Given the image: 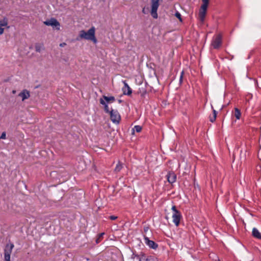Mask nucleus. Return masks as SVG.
Here are the masks:
<instances>
[{"mask_svg":"<svg viewBox=\"0 0 261 261\" xmlns=\"http://www.w3.org/2000/svg\"><path fill=\"white\" fill-rule=\"evenodd\" d=\"M115 99H100V103L104 105L105 111L107 113H109L110 115L111 121L116 124H118L121 120V117L117 111L113 109L112 107H109V105H111L114 101Z\"/></svg>","mask_w":261,"mask_h":261,"instance_id":"nucleus-1","label":"nucleus"},{"mask_svg":"<svg viewBox=\"0 0 261 261\" xmlns=\"http://www.w3.org/2000/svg\"><path fill=\"white\" fill-rule=\"evenodd\" d=\"M95 29L92 27L87 32L82 30L80 32L79 36L82 39L92 41L94 43L97 42V39L95 36Z\"/></svg>","mask_w":261,"mask_h":261,"instance_id":"nucleus-2","label":"nucleus"},{"mask_svg":"<svg viewBox=\"0 0 261 261\" xmlns=\"http://www.w3.org/2000/svg\"><path fill=\"white\" fill-rule=\"evenodd\" d=\"M211 107L213 109V114L210 115L209 118L211 122H214L216 120L217 115L215 109L222 110L224 106L222 105L221 100L218 99H215L211 103Z\"/></svg>","mask_w":261,"mask_h":261,"instance_id":"nucleus-3","label":"nucleus"},{"mask_svg":"<svg viewBox=\"0 0 261 261\" xmlns=\"http://www.w3.org/2000/svg\"><path fill=\"white\" fill-rule=\"evenodd\" d=\"M202 5L201 6L200 9L199 13V19L201 22H203L204 20V18L206 15L207 6L209 3V0H202Z\"/></svg>","mask_w":261,"mask_h":261,"instance_id":"nucleus-4","label":"nucleus"},{"mask_svg":"<svg viewBox=\"0 0 261 261\" xmlns=\"http://www.w3.org/2000/svg\"><path fill=\"white\" fill-rule=\"evenodd\" d=\"M14 246L13 243L7 244L4 249V257L5 261H10V255Z\"/></svg>","mask_w":261,"mask_h":261,"instance_id":"nucleus-5","label":"nucleus"},{"mask_svg":"<svg viewBox=\"0 0 261 261\" xmlns=\"http://www.w3.org/2000/svg\"><path fill=\"white\" fill-rule=\"evenodd\" d=\"M159 0H151V15L154 18H158L157 10L159 6Z\"/></svg>","mask_w":261,"mask_h":261,"instance_id":"nucleus-6","label":"nucleus"},{"mask_svg":"<svg viewBox=\"0 0 261 261\" xmlns=\"http://www.w3.org/2000/svg\"><path fill=\"white\" fill-rule=\"evenodd\" d=\"M222 43V37L220 35H217L212 41L211 45L215 49H217L220 47Z\"/></svg>","mask_w":261,"mask_h":261,"instance_id":"nucleus-7","label":"nucleus"},{"mask_svg":"<svg viewBox=\"0 0 261 261\" xmlns=\"http://www.w3.org/2000/svg\"><path fill=\"white\" fill-rule=\"evenodd\" d=\"M44 23L48 26L56 27V29L60 30V23L55 18H52L49 20L44 21Z\"/></svg>","mask_w":261,"mask_h":261,"instance_id":"nucleus-8","label":"nucleus"},{"mask_svg":"<svg viewBox=\"0 0 261 261\" xmlns=\"http://www.w3.org/2000/svg\"><path fill=\"white\" fill-rule=\"evenodd\" d=\"M144 238L145 243L148 245L149 247L153 249H156L158 247V245L154 241L150 240L148 238L145 236H144Z\"/></svg>","mask_w":261,"mask_h":261,"instance_id":"nucleus-9","label":"nucleus"},{"mask_svg":"<svg viewBox=\"0 0 261 261\" xmlns=\"http://www.w3.org/2000/svg\"><path fill=\"white\" fill-rule=\"evenodd\" d=\"M181 217V216L179 212H176V213L173 214V222L176 226L179 225Z\"/></svg>","mask_w":261,"mask_h":261,"instance_id":"nucleus-10","label":"nucleus"},{"mask_svg":"<svg viewBox=\"0 0 261 261\" xmlns=\"http://www.w3.org/2000/svg\"><path fill=\"white\" fill-rule=\"evenodd\" d=\"M123 82L124 84V87L122 88L123 93L124 95L129 96L132 93V89L125 81Z\"/></svg>","mask_w":261,"mask_h":261,"instance_id":"nucleus-11","label":"nucleus"},{"mask_svg":"<svg viewBox=\"0 0 261 261\" xmlns=\"http://www.w3.org/2000/svg\"><path fill=\"white\" fill-rule=\"evenodd\" d=\"M167 177L168 182L171 184L174 182L176 179V175L173 172H169Z\"/></svg>","mask_w":261,"mask_h":261,"instance_id":"nucleus-12","label":"nucleus"},{"mask_svg":"<svg viewBox=\"0 0 261 261\" xmlns=\"http://www.w3.org/2000/svg\"><path fill=\"white\" fill-rule=\"evenodd\" d=\"M18 96L21 98H29L30 96V92L24 89L18 94Z\"/></svg>","mask_w":261,"mask_h":261,"instance_id":"nucleus-13","label":"nucleus"},{"mask_svg":"<svg viewBox=\"0 0 261 261\" xmlns=\"http://www.w3.org/2000/svg\"><path fill=\"white\" fill-rule=\"evenodd\" d=\"M252 236L254 238L261 240V234L256 228H253L252 229Z\"/></svg>","mask_w":261,"mask_h":261,"instance_id":"nucleus-14","label":"nucleus"},{"mask_svg":"<svg viewBox=\"0 0 261 261\" xmlns=\"http://www.w3.org/2000/svg\"><path fill=\"white\" fill-rule=\"evenodd\" d=\"M142 127L140 125H136L135 127L132 129V134L133 135H135V132L136 131L137 133H140L142 130Z\"/></svg>","mask_w":261,"mask_h":261,"instance_id":"nucleus-15","label":"nucleus"},{"mask_svg":"<svg viewBox=\"0 0 261 261\" xmlns=\"http://www.w3.org/2000/svg\"><path fill=\"white\" fill-rule=\"evenodd\" d=\"M43 47V45L40 43H36L35 45V50L40 53Z\"/></svg>","mask_w":261,"mask_h":261,"instance_id":"nucleus-16","label":"nucleus"},{"mask_svg":"<svg viewBox=\"0 0 261 261\" xmlns=\"http://www.w3.org/2000/svg\"><path fill=\"white\" fill-rule=\"evenodd\" d=\"M130 261H141V258L139 256L133 254Z\"/></svg>","mask_w":261,"mask_h":261,"instance_id":"nucleus-17","label":"nucleus"},{"mask_svg":"<svg viewBox=\"0 0 261 261\" xmlns=\"http://www.w3.org/2000/svg\"><path fill=\"white\" fill-rule=\"evenodd\" d=\"M235 117L237 119H239L241 117V113L240 111L238 108H235Z\"/></svg>","mask_w":261,"mask_h":261,"instance_id":"nucleus-18","label":"nucleus"},{"mask_svg":"<svg viewBox=\"0 0 261 261\" xmlns=\"http://www.w3.org/2000/svg\"><path fill=\"white\" fill-rule=\"evenodd\" d=\"M122 168V165L120 162L118 163V164L117 165L116 167H115L114 171L116 172H119L121 169Z\"/></svg>","mask_w":261,"mask_h":261,"instance_id":"nucleus-19","label":"nucleus"},{"mask_svg":"<svg viewBox=\"0 0 261 261\" xmlns=\"http://www.w3.org/2000/svg\"><path fill=\"white\" fill-rule=\"evenodd\" d=\"M8 24V22L7 20L3 19L2 20H0V27H5Z\"/></svg>","mask_w":261,"mask_h":261,"instance_id":"nucleus-20","label":"nucleus"},{"mask_svg":"<svg viewBox=\"0 0 261 261\" xmlns=\"http://www.w3.org/2000/svg\"><path fill=\"white\" fill-rule=\"evenodd\" d=\"M146 261H158V260L155 257L150 256L146 258Z\"/></svg>","mask_w":261,"mask_h":261,"instance_id":"nucleus-21","label":"nucleus"},{"mask_svg":"<svg viewBox=\"0 0 261 261\" xmlns=\"http://www.w3.org/2000/svg\"><path fill=\"white\" fill-rule=\"evenodd\" d=\"M175 16L179 19L180 21H182V18L180 14L178 12H176L175 14Z\"/></svg>","mask_w":261,"mask_h":261,"instance_id":"nucleus-22","label":"nucleus"},{"mask_svg":"<svg viewBox=\"0 0 261 261\" xmlns=\"http://www.w3.org/2000/svg\"><path fill=\"white\" fill-rule=\"evenodd\" d=\"M104 234V232H102L98 234V238L96 240V242L97 244H98L99 242V239L102 237Z\"/></svg>","mask_w":261,"mask_h":261,"instance_id":"nucleus-23","label":"nucleus"},{"mask_svg":"<svg viewBox=\"0 0 261 261\" xmlns=\"http://www.w3.org/2000/svg\"><path fill=\"white\" fill-rule=\"evenodd\" d=\"M6 138V134L5 132L2 133L1 137L0 139H5Z\"/></svg>","mask_w":261,"mask_h":261,"instance_id":"nucleus-24","label":"nucleus"},{"mask_svg":"<svg viewBox=\"0 0 261 261\" xmlns=\"http://www.w3.org/2000/svg\"><path fill=\"white\" fill-rule=\"evenodd\" d=\"M172 210L173 211V213H176V212H179L177 209L175 205H173L171 208Z\"/></svg>","mask_w":261,"mask_h":261,"instance_id":"nucleus-25","label":"nucleus"},{"mask_svg":"<svg viewBox=\"0 0 261 261\" xmlns=\"http://www.w3.org/2000/svg\"><path fill=\"white\" fill-rule=\"evenodd\" d=\"M110 219L112 220H115L117 219V217L115 216H111Z\"/></svg>","mask_w":261,"mask_h":261,"instance_id":"nucleus-26","label":"nucleus"},{"mask_svg":"<svg viewBox=\"0 0 261 261\" xmlns=\"http://www.w3.org/2000/svg\"><path fill=\"white\" fill-rule=\"evenodd\" d=\"M149 227L148 226L144 227V231L145 233H147L149 231Z\"/></svg>","mask_w":261,"mask_h":261,"instance_id":"nucleus-27","label":"nucleus"},{"mask_svg":"<svg viewBox=\"0 0 261 261\" xmlns=\"http://www.w3.org/2000/svg\"><path fill=\"white\" fill-rule=\"evenodd\" d=\"M183 74H184V72L182 71L181 73V75H180V83H181L182 82V77H183Z\"/></svg>","mask_w":261,"mask_h":261,"instance_id":"nucleus-28","label":"nucleus"},{"mask_svg":"<svg viewBox=\"0 0 261 261\" xmlns=\"http://www.w3.org/2000/svg\"><path fill=\"white\" fill-rule=\"evenodd\" d=\"M4 33V29L2 27H0V35L3 34Z\"/></svg>","mask_w":261,"mask_h":261,"instance_id":"nucleus-29","label":"nucleus"},{"mask_svg":"<svg viewBox=\"0 0 261 261\" xmlns=\"http://www.w3.org/2000/svg\"><path fill=\"white\" fill-rule=\"evenodd\" d=\"M66 44L65 43H61V44H60V46L61 47H63V46H64L65 45H66Z\"/></svg>","mask_w":261,"mask_h":261,"instance_id":"nucleus-30","label":"nucleus"},{"mask_svg":"<svg viewBox=\"0 0 261 261\" xmlns=\"http://www.w3.org/2000/svg\"><path fill=\"white\" fill-rule=\"evenodd\" d=\"M162 103L163 105H164V106H166V100H163V101H162Z\"/></svg>","mask_w":261,"mask_h":261,"instance_id":"nucleus-31","label":"nucleus"},{"mask_svg":"<svg viewBox=\"0 0 261 261\" xmlns=\"http://www.w3.org/2000/svg\"><path fill=\"white\" fill-rule=\"evenodd\" d=\"M102 98H114V97L113 96L108 97V96L103 95Z\"/></svg>","mask_w":261,"mask_h":261,"instance_id":"nucleus-32","label":"nucleus"},{"mask_svg":"<svg viewBox=\"0 0 261 261\" xmlns=\"http://www.w3.org/2000/svg\"><path fill=\"white\" fill-rule=\"evenodd\" d=\"M142 13H144V14H146V12L145 11V9L144 8L142 10Z\"/></svg>","mask_w":261,"mask_h":261,"instance_id":"nucleus-33","label":"nucleus"},{"mask_svg":"<svg viewBox=\"0 0 261 261\" xmlns=\"http://www.w3.org/2000/svg\"><path fill=\"white\" fill-rule=\"evenodd\" d=\"M12 93H13V94L16 93V90H13V91H12Z\"/></svg>","mask_w":261,"mask_h":261,"instance_id":"nucleus-34","label":"nucleus"},{"mask_svg":"<svg viewBox=\"0 0 261 261\" xmlns=\"http://www.w3.org/2000/svg\"><path fill=\"white\" fill-rule=\"evenodd\" d=\"M121 101H121V100H120V99H119V100H118V102H119V103H121Z\"/></svg>","mask_w":261,"mask_h":261,"instance_id":"nucleus-35","label":"nucleus"}]
</instances>
